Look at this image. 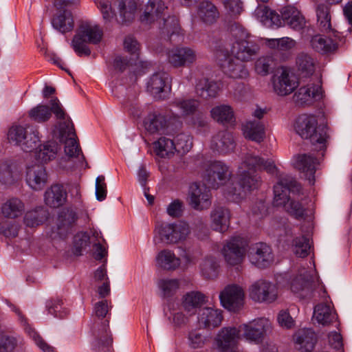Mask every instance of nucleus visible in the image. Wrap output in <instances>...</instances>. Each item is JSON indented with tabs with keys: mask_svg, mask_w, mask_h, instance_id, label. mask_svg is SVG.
Instances as JSON below:
<instances>
[{
	"mask_svg": "<svg viewBox=\"0 0 352 352\" xmlns=\"http://www.w3.org/2000/svg\"><path fill=\"white\" fill-rule=\"evenodd\" d=\"M294 129L303 139L309 140L318 151L316 155L312 154H300L295 157L294 167L304 174L310 184L315 182L316 166L320 157L324 155L326 148L327 135L322 128L318 126V120L314 116L301 115L296 120Z\"/></svg>",
	"mask_w": 352,
	"mask_h": 352,
	"instance_id": "1",
	"label": "nucleus"
},
{
	"mask_svg": "<svg viewBox=\"0 0 352 352\" xmlns=\"http://www.w3.org/2000/svg\"><path fill=\"white\" fill-rule=\"evenodd\" d=\"M261 170L274 174L276 172V166L272 160H265L258 155L246 153L237 172L238 184L243 192H252L261 186V177L256 173Z\"/></svg>",
	"mask_w": 352,
	"mask_h": 352,
	"instance_id": "2",
	"label": "nucleus"
},
{
	"mask_svg": "<svg viewBox=\"0 0 352 352\" xmlns=\"http://www.w3.org/2000/svg\"><path fill=\"white\" fill-rule=\"evenodd\" d=\"M140 19L146 24L158 21L162 34H166L168 38L179 34L181 30L178 19L168 14V7L162 0H149Z\"/></svg>",
	"mask_w": 352,
	"mask_h": 352,
	"instance_id": "3",
	"label": "nucleus"
},
{
	"mask_svg": "<svg viewBox=\"0 0 352 352\" xmlns=\"http://www.w3.org/2000/svg\"><path fill=\"white\" fill-rule=\"evenodd\" d=\"M301 186L292 177L280 175L278 182L274 186V205L285 206L286 210L296 219L303 218L305 209L299 201H289V193H300Z\"/></svg>",
	"mask_w": 352,
	"mask_h": 352,
	"instance_id": "4",
	"label": "nucleus"
},
{
	"mask_svg": "<svg viewBox=\"0 0 352 352\" xmlns=\"http://www.w3.org/2000/svg\"><path fill=\"white\" fill-rule=\"evenodd\" d=\"M47 105L38 104L29 111L30 118L36 122H45L50 120L52 113L58 122V130L61 134L74 133V124L70 117L66 113L62 104L57 98H52Z\"/></svg>",
	"mask_w": 352,
	"mask_h": 352,
	"instance_id": "5",
	"label": "nucleus"
},
{
	"mask_svg": "<svg viewBox=\"0 0 352 352\" xmlns=\"http://www.w3.org/2000/svg\"><path fill=\"white\" fill-rule=\"evenodd\" d=\"M102 35V31L99 26L88 22L82 23L72 39V46L78 55L89 56L91 51L87 44L98 43L100 42Z\"/></svg>",
	"mask_w": 352,
	"mask_h": 352,
	"instance_id": "6",
	"label": "nucleus"
},
{
	"mask_svg": "<svg viewBox=\"0 0 352 352\" xmlns=\"http://www.w3.org/2000/svg\"><path fill=\"white\" fill-rule=\"evenodd\" d=\"M242 337L248 342L259 344L263 342L265 337L271 332L272 324L271 321L265 317L255 318L251 321L241 324L239 327Z\"/></svg>",
	"mask_w": 352,
	"mask_h": 352,
	"instance_id": "7",
	"label": "nucleus"
},
{
	"mask_svg": "<svg viewBox=\"0 0 352 352\" xmlns=\"http://www.w3.org/2000/svg\"><path fill=\"white\" fill-rule=\"evenodd\" d=\"M291 290L301 298H309L316 296V293L320 295V292L326 293L323 286L318 282H314L309 272L304 270L295 276L290 285Z\"/></svg>",
	"mask_w": 352,
	"mask_h": 352,
	"instance_id": "8",
	"label": "nucleus"
},
{
	"mask_svg": "<svg viewBox=\"0 0 352 352\" xmlns=\"http://www.w3.org/2000/svg\"><path fill=\"white\" fill-rule=\"evenodd\" d=\"M8 138L10 143L19 146L25 152H30L36 148L40 142L37 129L31 127L28 131L21 126H12L8 131Z\"/></svg>",
	"mask_w": 352,
	"mask_h": 352,
	"instance_id": "9",
	"label": "nucleus"
},
{
	"mask_svg": "<svg viewBox=\"0 0 352 352\" xmlns=\"http://www.w3.org/2000/svg\"><path fill=\"white\" fill-rule=\"evenodd\" d=\"M232 175L229 166L222 161L208 163L204 171V180L208 188H218L228 181Z\"/></svg>",
	"mask_w": 352,
	"mask_h": 352,
	"instance_id": "10",
	"label": "nucleus"
},
{
	"mask_svg": "<svg viewBox=\"0 0 352 352\" xmlns=\"http://www.w3.org/2000/svg\"><path fill=\"white\" fill-rule=\"evenodd\" d=\"M78 216L76 212L70 208L61 210L57 217L56 224L53 228L51 238L53 239H64L75 231Z\"/></svg>",
	"mask_w": 352,
	"mask_h": 352,
	"instance_id": "11",
	"label": "nucleus"
},
{
	"mask_svg": "<svg viewBox=\"0 0 352 352\" xmlns=\"http://www.w3.org/2000/svg\"><path fill=\"white\" fill-rule=\"evenodd\" d=\"M250 299L258 303H272L278 298V289L276 285L265 280H258L248 289Z\"/></svg>",
	"mask_w": 352,
	"mask_h": 352,
	"instance_id": "12",
	"label": "nucleus"
},
{
	"mask_svg": "<svg viewBox=\"0 0 352 352\" xmlns=\"http://www.w3.org/2000/svg\"><path fill=\"white\" fill-rule=\"evenodd\" d=\"M160 240L166 244H174L184 241L190 233L188 223L184 221L162 223L158 228Z\"/></svg>",
	"mask_w": 352,
	"mask_h": 352,
	"instance_id": "13",
	"label": "nucleus"
},
{
	"mask_svg": "<svg viewBox=\"0 0 352 352\" xmlns=\"http://www.w3.org/2000/svg\"><path fill=\"white\" fill-rule=\"evenodd\" d=\"M219 300L221 305L225 309L230 311H237L244 305V289L237 284H229L220 292Z\"/></svg>",
	"mask_w": 352,
	"mask_h": 352,
	"instance_id": "14",
	"label": "nucleus"
},
{
	"mask_svg": "<svg viewBox=\"0 0 352 352\" xmlns=\"http://www.w3.org/2000/svg\"><path fill=\"white\" fill-rule=\"evenodd\" d=\"M248 245L247 240L243 237H232L222 249L226 262L232 266L240 264L245 255Z\"/></svg>",
	"mask_w": 352,
	"mask_h": 352,
	"instance_id": "15",
	"label": "nucleus"
},
{
	"mask_svg": "<svg viewBox=\"0 0 352 352\" xmlns=\"http://www.w3.org/2000/svg\"><path fill=\"white\" fill-rule=\"evenodd\" d=\"M146 88L156 100H164L171 89L169 75L164 72L153 74L147 82Z\"/></svg>",
	"mask_w": 352,
	"mask_h": 352,
	"instance_id": "16",
	"label": "nucleus"
},
{
	"mask_svg": "<svg viewBox=\"0 0 352 352\" xmlns=\"http://www.w3.org/2000/svg\"><path fill=\"white\" fill-rule=\"evenodd\" d=\"M239 32H241V38L232 43L231 53L241 61H249L257 54L259 47L248 38L243 30H239Z\"/></svg>",
	"mask_w": 352,
	"mask_h": 352,
	"instance_id": "17",
	"label": "nucleus"
},
{
	"mask_svg": "<svg viewBox=\"0 0 352 352\" xmlns=\"http://www.w3.org/2000/svg\"><path fill=\"white\" fill-rule=\"evenodd\" d=\"M167 60L175 68L189 67L196 61L197 53L191 47L177 46L168 50Z\"/></svg>",
	"mask_w": 352,
	"mask_h": 352,
	"instance_id": "18",
	"label": "nucleus"
},
{
	"mask_svg": "<svg viewBox=\"0 0 352 352\" xmlns=\"http://www.w3.org/2000/svg\"><path fill=\"white\" fill-rule=\"evenodd\" d=\"M241 338L240 330L235 327L221 329L216 337V343L221 352L234 351Z\"/></svg>",
	"mask_w": 352,
	"mask_h": 352,
	"instance_id": "19",
	"label": "nucleus"
},
{
	"mask_svg": "<svg viewBox=\"0 0 352 352\" xmlns=\"http://www.w3.org/2000/svg\"><path fill=\"white\" fill-rule=\"evenodd\" d=\"M250 262L260 268H265L272 263L271 248L265 243H258L252 245L248 254Z\"/></svg>",
	"mask_w": 352,
	"mask_h": 352,
	"instance_id": "20",
	"label": "nucleus"
},
{
	"mask_svg": "<svg viewBox=\"0 0 352 352\" xmlns=\"http://www.w3.org/2000/svg\"><path fill=\"white\" fill-rule=\"evenodd\" d=\"M206 186V183L203 185L194 183L190 186V205L195 210L208 208L211 204V195Z\"/></svg>",
	"mask_w": 352,
	"mask_h": 352,
	"instance_id": "21",
	"label": "nucleus"
},
{
	"mask_svg": "<svg viewBox=\"0 0 352 352\" xmlns=\"http://www.w3.org/2000/svg\"><path fill=\"white\" fill-rule=\"evenodd\" d=\"M48 175L44 166L34 164L27 168L25 181L28 186L35 191L44 188L47 183Z\"/></svg>",
	"mask_w": 352,
	"mask_h": 352,
	"instance_id": "22",
	"label": "nucleus"
},
{
	"mask_svg": "<svg viewBox=\"0 0 352 352\" xmlns=\"http://www.w3.org/2000/svg\"><path fill=\"white\" fill-rule=\"evenodd\" d=\"M297 86L294 77L290 76L286 69H282L280 74L273 78L274 90L279 96L290 94Z\"/></svg>",
	"mask_w": 352,
	"mask_h": 352,
	"instance_id": "23",
	"label": "nucleus"
},
{
	"mask_svg": "<svg viewBox=\"0 0 352 352\" xmlns=\"http://www.w3.org/2000/svg\"><path fill=\"white\" fill-rule=\"evenodd\" d=\"M282 19L283 25L289 26L295 31H300L306 27L307 21L302 14L294 6L283 8Z\"/></svg>",
	"mask_w": 352,
	"mask_h": 352,
	"instance_id": "24",
	"label": "nucleus"
},
{
	"mask_svg": "<svg viewBox=\"0 0 352 352\" xmlns=\"http://www.w3.org/2000/svg\"><path fill=\"white\" fill-rule=\"evenodd\" d=\"M322 96L321 82L318 84H308L300 87L294 95L296 102L300 104H309L315 100H318Z\"/></svg>",
	"mask_w": 352,
	"mask_h": 352,
	"instance_id": "25",
	"label": "nucleus"
},
{
	"mask_svg": "<svg viewBox=\"0 0 352 352\" xmlns=\"http://www.w3.org/2000/svg\"><path fill=\"white\" fill-rule=\"evenodd\" d=\"M296 349L300 352H311L316 343L317 337L311 329H300L294 336Z\"/></svg>",
	"mask_w": 352,
	"mask_h": 352,
	"instance_id": "26",
	"label": "nucleus"
},
{
	"mask_svg": "<svg viewBox=\"0 0 352 352\" xmlns=\"http://www.w3.org/2000/svg\"><path fill=\"white\" fill-rule=\"evenodd\" d=\"M239 59L227 58L221 65L223 72L234 79H245L249 76L246 65Z\"/></svg>",
	"mask_w": 352,
	"mask_h": 352,
	"instance_id": "27",
	"label": "nucleus"
},
{
	"mask_svg": "<svg viewBox=\"0 0 352 352\" xmlns=\"http://www.w3.org/2000/svg\"><path fill=\"white\" fill-rule=\"evenodd\" d=\"M232 134L228 131L218 132L212 139L211 148L220 154H227L234 148Z\"/></svg>",
	"mask_w": 352,
	"mask_h": 352,
	"instance_id": "28",
	"label": "nucleus"
},
{
	"mask_svg": "<svg viewBox=\"0 0 352 352\" xmlns=\"http://www.w3.org/2000/svg\"><path fill=\"white\" fill-rule=\"evenodd\" d=\"M335 38L316 35L311 40V45L316 52L325 54L334 52L338 47L337 38H339L337 32H332Z\"/></svg>",
	"mask_w": 352,
	"mask_h": 352,
	"instance_id": "29",
	"label": "nucleus"
},
{
	"mask_svg": "<svg viewBox=\"0 0 352 352\" xmlns=\"http://www.w3.org/2000/svg\"><path fill=\"white\" fill-rule=\"evenodd\" d=\"M212 228L219 232H226L230 226V212L222 206L215 207L211 212Z\"/></svg>",
	"mask_w": 352,
	"mask_h": 352,
	"instance_id": "30",
	"label": "nucleus"
},
{
	"mask_svg": "<svg viewBox=\"0 0 352 352\" xmlns=\"http://www.w3.org/2000/svg\"><path fill=\"white\" fill-rule=\"evenodd\" d=\"M44 199L50 207L58 208L65 203L67 192L62 185L54 184L45 190Z\"/></svg>",
	"mask_w": 352,
	"mask_h": 352,
	"instance_id": "31",
	"label": "nucleus"
},
{
	"mask_svg": "<svg viewBox=\"0 0 352 352\" xmlns=\"http://www.w3.org/2000/svg\"><path fill=\"white\" fill-rule=\"evenodd\" d=\"M211 118L223 126H231L236 119L232 107L228 104L217 105L210 110Z\"/></svg>",
	"mask_w": 352,
	"mask_h": 352,
	"instance_id": "32",
	"label": "nucleus"
},
{
	"mask_svg": "<svg viewBox=\"0 0 352 352\" xmlns=\"http://www.w3.org/2000/svg\"><path fill=\"white\" fill-rule=\"evenodd\" d=\"M245 138L256 142H262L265 137V125L261 120H248L242 127Z\"/></svg>",
	"mask_w": 352,
	"mask_h": 352,
	"instance_id": "33",
	"label": "nucleus"
},
{
	"mask_svg": "<svg viewBox=\"0 0 352 352\" xmlns=\"http://www.w3.org/2000/svg\"><path fill=\"white\" fill-rule=\"evenodd\" d=\"M223 319L220 311L210 307H206L200 310L198 316V322L201 326L205 328H214L218 327Z\"/></svg>",
	"mask_w": 352,
	"mask_h": 352,
	"instance_id": "34",
	"label": "nucleus"
},
{
	"mask_svg": "<svg viewBox=\"0 0 352 352\" xmlns=\"http://www.w3.org/2000/svg\"><path fill=\"white\" fill-rule=\"evenodd\" d=\"M113 5L119 10V23L127 24L134 19L137 5L133 0H115Z\"/></svg>",
	"mask_w": 352,
	"mask_h": 352,
	"instance_id": "35",
	"label": "nucleus"
},
{
	"mask_svg": "<svg viewBox=\"0 0 352 352\" xmlns=\"http://www.w3.org/2000/svg\"><path fill=\"white\" fill-rule=\"evenodd\" d=\"M52 25L55 30L63 34L72 31L74 26L72 12L63 10L57 13L52 19Z\"/></svg>",
	"mask_w": 352,
	"mask_h": 352,
	"instance_id": "36",
	"label": "nucleus"
},
{
	"mask_svg": "<svg viewBox=\"0 0 352 352\" xmlns=\"http://www.w3.org/2000/svg\"><path fill=\"white\" fill-rule=\"evenodd\" d=\"M207 301V297L200 292H190L182 298V306L184 309L190 314H195L197 309L200 307Z\"/></svg>",
	"mask_w": 352,
	"mask_h": 352,
	"instance_id": "37",
	"label": "nucleus"
},
{
	"mask_svg": "<svg viewBox=\"0 0 352 352\" xmlns=\"http://www.w3.org/2000/svg\"><path fill=\"white\" fill-rule=\"evenodd\" d=\"M197 94L204 99L217 97L219 91L217 83L212 80L202 78L198 80L195 86Z\"/></svg>",
	"mask_w": 352,
	"mask_h": 352,
	"instance_id": "38",
	"label": "nucleus"
},
{
	"mask_svg": "<svg viewBox=\"0 0 352 352\" xmlns=\"http://www.w3.org/2000/svg\"><path fill=\"white\" fill-rule=\"evenodd\" d=\"M314 318L319 324L328 325L337 318L335 311L329 305L320 303L314 308Z\"/></svg>",
	"mask_w": 352,
	"mask_h": 352,
	"instance_id": "39",
	"label": "nucleus"
},
{
	"mask_svg": "<svg viewBox=\"0 0 352 352\" xmlns=\"http://www.w3.org/2000/svg\"><path fill=\"white\" fill-rule=\"evenodd\" d=\"M153 151L158 157H170L176 151V146L172 139L162 137L153 143Z\"/></svg>",
	"mask_w": 352,
	"mask_h": 352,
	"instance_id": "40",
	"label": "nucleus"
},
{
	"mask_svg": "<svg viewBox=\"0 0 352 352\" xmlns=\"http://www.w3.org/2000/svg\"><path fill=\"white\" fill-rule=\"evenodd\" d=\"M24 209V204L20 199L12 198L2 205L1 212L6 218L15 219L23 214Z\"/></svg>",
	"mask_w": 352,
	"mask_h": 352,
	"instance_id": "41",
	"label": "nucleus"
},
{
	"mask_svg": "<svg viewBox=\"0 0 352 352\" xmlns=\"http://www.w3.org/2000/svg\"><path fill=\"white\" fill-rule=\"evenodd\" d=\"M157 265L167 270H173L180 265V259L169 250H164L158 253L156 257Z\"/></svg>",
	"mask_w": 352,
	"mask_h": 352,
	"instance_id": "42",
	"label": "nucleus"
},
{
	"mask_svg": "<svg viewBox=\"0 0 352 352\" xmlns=\"http://www.w3.org/2000/svg\"><path fill=\"white\" fill-rule=\"evenodd\" d=\"M144 127L150 133L164 131L167 126L166 117L162 114H149L144 122Z\"/></svg>",
	"mask_w": 352,
	"mask_h": 352,
	"instance_id": "43",
	"label": "nucleus"
},
{
	"mask_svg": "<svg viewBox=\"0 0 352 352\" xmlns=\"http://www.w3.org/2000/svg\"><path fill=\"white\" fill-rule=\"evenodd\" d=\"M197 15L206 23H213L219 17L216 6L210 1H203L198 6Z\"/></svg>",
	"mask_w": 352,
	"mask_h": 352,
	"instance_id": "44",
	"label": "nucleus"
},
{
	"mask_svg": "<svg viewBox=\"0 0 352 352\" xmlns=\"http://www.w3.org/2000/svg\"><path fill=\"white\" fill-rule=\"evenodd\" d=\"M58 144L55 142H47L41 145L35 151L36 158L41 162L47 163L56 158Z\"/></svg>",
	"mask_w": 352,
	"mask_h": 352,
	"instance_id": "45",
	"label": "nucleus"
},
{
	"mask_svg": "<svg viewBox=\"0 0 352 352\" xmlns=\"http://www.w3.org/2000/svg\"><path fill=\"white\" fill-rule=\"evenodd\" d=\"M316 13L320 29L324 32H333L331 28L330 6L325 3H320L316 8Z\"/></svg>",
	"mask_w": 352,
	"mask_h": 352,
	"instance_id": "46",
	"label": "nucleus"
},
{
	"mask_svg": "<svg viewBox=\"0 0 352 352\" xmlns=\"http://www.w3.org/2000/svg\"><path fill=\"white\" fill-rule=\"evenodd\" d=\"M299 74L302 78L309 77L315 72V60L310 55L300 53L296 59Z\"/></svg>",
	"mask_w": 352,
	"mask_h": 352,
	"instance_id": "47",
	"label": "nucleus"
},
{
	"mask_svg": "<svg viewBox=\"0 0 352 352\" xmlns=\"http://www.w3.org/2000/svg\"><path fill=\"white\" fill-rule=\"evenodd\" d=\"M311 242L307 236L295 237L292 241V250L296 256L305 258L310 252Z\"/></svg>",
	"mask_w": 352,
	"mask_h": 352,
	"instance_id": "48",
	"label": "nucleus"
},
{
	"mask_svg": "<svg viewBox=\"0 0 352 352\" xmlns=\"http://www.w3.org/2000/svg\"><path fill=\"white\" fill-rule=\"evenodd\" d=\"M47 217V211L43 207H38L25 213L24 223L28 227H35L43 223Z\"/></svg>",
	"mask_w": 352,
	"mask_h": 352,
	"instance_id": "49",
	"label": "nucleus"
},
{
	"mask_svg": "<svg viewBox=\"0 0 352 352\" xmlns=\"http://www.w3.org/2000/svg\"><path fill=\"white\" fill-rule=\"evenodd\" d=\"M59 137L60 141L65 142V152L69 157H76L80 152L79 144L76 140V134L74 129V133L61 134L59 131Z\"/></svg>",
	"mask_w": 352,
	"mask_h": 352,
	"instance_id": "50",
	"label": "nucleus"
},
{
	"mask_svg": "<svg viewBox=\"0 0 352 352\" xmlns=\"http://www.w3.org/2000/svg\"><path fill=\"white\" fill-rule=\"evenodd\" d=\"M255 14L260 18L262 21H270L272 24L276 26H280L283 23L282 14L279 15L277 12L270 10L265 6H260L255 10Z\"/></svg>",
	"mask_w": 352,
	"mask_h": 352,
	"instance_id": "51",
	"label": "nucleus"
},
{
	"mask_svg": "<svg viewBox=\"0 0 352 352\" xmlns=\"http://www.w3.org/2000/svg\"><path fill=\"white\" fill-rule=\"evenodd\" d=\"M201 275L206 279H214L218 275L219 264L215 258H206L200 265Z\"/></svg>",
	"mask_w": 352,
	"mask_h": 352,
	"instance_id": "52",
	"label": "nucleus"
},
{
	"mask_svg": "<svg viewBox=\"0 0 352 352\" xmlns=\"http://www.w3.org/2000/svg\"><path fill=\"white\" fill-rule=\"evenodd\" d=\"M173 104L179 110L182 116H186L195 113L199 106V102L194 99H176Z\"/></svg>",
	"mask_w": 352,
	"mask_h": 352,
	"instance_id": "53",
	"label": "nucleus"
},
{
	"mask_svg": "<svg viewBox=\"0 0 352 352\" xmlns=\"http://www.w3.org/2000/svg\"><path fill=\"white\" fill-rule=\"evenodd\" d=\"M188 344L192 349H201L208 342V337L200 329L190 331L188 334Z\"/></svg>",
	"mask_w": 352,
	"mask_h": 352,
	"instance_id": "54",
	"label": "nucleus"
},
{
	"mask_svg": "<svg viewBox=\"0 0 352 352\" xmlns=\"http://www.w3.org/2000/svg\"><path fill=\"white\" fill-rule=\"evenodd\" d=\"M157 286L164 297H169L179 289V283L177 279H161L158 281Z\"/></svg>",
	"mask_w": 352,
	"mask_h": 352,
	"instance_id": "55",
	"label": "nucleus"
},
{
	"mask_svg": "<svg viewBox=\"0 0 352 352\" xmlns=\"http://www.w3.org/2000/svg\"><path fill=\"white\" fill-rule=\"evenodd\" d=\"M63 302L60 298L50 299L46 302V309L48 314L54 316L56 318H64L67 311L62 308Z\"/></svg>",
	"mask_w": 352,
	"mask_h": 352,
	"instance_id": "56",
	"label": "nucleus"
},
{
	"mask_svg": "<svg viewBox=\"0 0 352 352\" xmlns=\"http://www.w3.org/2000/svg\"><path fill=\"white\" fill-rule=\"evenodd\" d=\"M274 59L272 56H262L255 62V72L261 76H267L272 68Z\"/></svg>",
	"mask_w": 352,
	"mask_h": 352,
	"instance_id": "57",
	"label": "nucleus"
},
{
	"mask_svg": "<svg viewBox=\"0 0 352 352\" xmlns=\"http://www.w3.org/2000/svg\"><path fill=\"white\" fill-rule=\"evenodd\" d=\"M107 322V326L104 327L103 331L101 335H98L95 340L92 343V346L95 350L102 351L106 347L110 346L112 343L111 336L109 334L108 329V323Z\"/></svg>",
	"mask_w": 352,
	"mask_h": 352,
	"instance_id": "58",
	"label": "nucleus"
},
{
	"mask_svg": "<svg viewBox=\"0 0 352 352\" xmlns=\"http://www.w3.org/2000/svg\"><path fill=\"white\" fill-rule=\"evenodd\" d=\"M14 175L12 164L8 162L0 163V182L4 185H10L14 182Z\"/></svg>",
	"mask_w": 352,
	"mask_h": 352,
	"instance_id": "59",
	"label": "nucleus"
},
{
	"mask_svg": "<svg viewBox=\"0 0 352 352\" xmlns=\"http://www.w3.org/2000/svg\"><path fill=\"white\" fill-rule=\"evenodd\" d=\"M20 226L13 221H3L0 223V234L6 238H15L18 236Z\"/></svg>",
	"mask_w": 352,
	"mask_h": 352,
	"instance_id": "60",
	"label": "nucleus"
},
{
	"mask_svg": "<svg viewBox=\"0 0 352 352\" xmlns=\"http://www.w3.org/2000/svg\"><path fill=\"white\" fill-rule=\"evenodd\" d=\"M89 244V237L85 233L77 234L74 238L73 253L76 256L82 254V250Z\"/></svg>",
	"mask_w": 352,
	"mask_h": 352,
	"instance_id": "61",
	"label": "nucleus"
},
{
	"mask_svg": "<svg viewBox=\"0 0 352 352\" xmlns=\"http://www.w3.org/2000/svg\"><path fill=\"white\" fill-rule=\"evenodd\" d=\"M174 142L176 146V151L177 152H188L192 145L190 137L185 133L177 135Z\"/></svg>",
	"mask_w": 352,
	"mask_h": 352,
	"instance_id": "62",
	"label": "nucleus"
},
{
	"mask_svg": "<svg viewBox=\"0 0 352 352\" xmlns=\"http://www.w3.org/2000/svg\"><path fill=\"white\" fill-rule=\"evenodd\" d=\"M17 339L14 336L0 335V352H12L17 345Z\"/></svg>",
	"mask_w": 352,
	"mask_h": 352,
	"instance_id": "63",
	"label": "nucleus"
},
{
	"mask_svg": "<svg viewBox=\"0 0 352 352\" xmlns=\"http://www.w3.org/2000/svg\"><path fill=\"white\" fill-rule=\"evenodd\" d=\"M28 333L43 352H56V349L47 343L34 329L29 328Z\"/></svg>",
	"mask_w": 352,
	"mask_h": 352,
	"instance_id": "64",
	"label": "nucleus"
}]
</instances>
